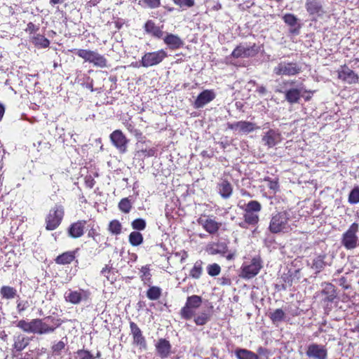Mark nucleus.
<instances>
[{
  "mask_svg": "<svg viewBox=\"0 0 359 359\" xmlns=\"http://www.w3.org/2000/svg\"><path fill=\"white\" fill-rule=\"evenodd\" d=\"M292 211L285 210L273 214L269 222V230L272 233H288L292 230L290 222Z\"/></svg>",
  "mask_w": 359,
  "mask_h": 359,
  "instance_id": "1",
  "label": "nucleus"
},
{
  "mask_svg": "<svg viewBox=\"0 0 359 359\" xmlns=\"http://www.w3.org/2000/svg\"><path fill=\"white\" fill-rule=\"evenodd\" d=\"M62 323L63 320L62 319L51 316L43 319L35 318L34 325V334L42 335L53 333Z\"/></svg>",
  "mask_w": 359,
  "mask_h": 359,
  "instance_id": "2",
  "label": "nucleus"
},
{
  "mask_svg": "<svg viewBox=\"0 0 359 359\" xmlns=\"http://www.w3.org/2000/svg\"><path fill=\"white\" fill-rule=\"evenodd\" d=\"M359 225L353 223L341 237V243L346 250H353L359 246V238L357 236Z\"/></svg>",
  "mask_w": 359,
  "mask_h": 359,
  "instance_id": "3",
  "label": "nucleus"
},
{
  "mask_svg": "<svg viewBox=\"0 0 359 359\" xmlns=\"http://www.w3.org/2000/svg\"><path fill=\"white\" fill-rule=\"evenodd\" d=\"M206 252L211 255H220L225 256L227 260H232L236 255V251H229L228 243L226 241L209 243L206 246Z\"/></svg>",
  "mask_w": 359,
  "mask_h": 359,
  "instance_id": "4",
  "label": "nucleus"
},
{
  "mask_svg": "<svg viewBox=\"0 0 359 359\" xmlns=\"http://www.w3.org/2000/svg\"><path fill=\"white\" fill-rule=\"evenodd\" d=\"M273 72L277 76H293L302 72V67L296 62L282 61L273 68Z\"/></svg>",
  "mask_w": 359,
  "mask_h": 359,
  "instance_id": "5",
  "label": "nucleus"
},
{
  "mask_svg": "<svg viewBox=\"0 0 359 359\" xmlns=\"http://www.w3.org/2000/svg\"><path fill=\"white\" fill-rule=\"evenodd\" d=\"M202 304V298L198 295H191L187 297L185 305L180 311V316L184 320H190L195 316V310Z\"/></svg>",
  "mask_w": 359,
  "mask_h": 359,
  "instance_id": "6",
  "label": "nucleus"
},
{
  "mask_svg": "<svg viewBox=\"0 0 359 359\" xmlns=\"http://www.w3.org/2000/svg\"><path fill=\"white\" fill-rule=\"evenodd\" d=\"M262 268V261L260 257H253L250 263L244 262L241 266V276L245 279H250L257 276Z\"/></svg>",
  "mask_w": 359,
  "mask_h": 359,
  "instance_id": "7",
  "label": "nucleus"
},
{
  "mask_svg": "<svg viewBox=\"0 0 359 359\" xmlns=\"http://www.w3.org/2000/svg\"><path fill=\"white\" fill-rule=\"evenodd\" d=\"M64 216V209L61 205H55L50 211L46 219V229L48 231L55 229L61 223Z\"/></svg>",
  "mask_w": 359,
  "mask_h": 359,
  "instance_id": "8",
  "label": "nucleus"
},
{
  "mask_svg": "<svg viewBox=\"0 0 359 359\" xmlns=\"http://www.w3.org/2000/svg\"><path fill=\"white\" fill-rule=\"evenodd\" d=\"M167 57L165 50H159L155 52H149L145 53L141 59V65L144 67H149L157 65L161 63Z\"/></svg>",
  "mask_w": 359,
  "mask_h": 359,
  "instance_id": "9",
  "label": "nucleus"
},
{
  "mask_svg": "<svg viewBox=\"0 0 359 359\" xmlns=\"http://www.w3.org/2000/svg\"><path fill=\"white\" fill-rule=\"evenodd\" d=\"M197 222L199 225L210 234H215L222 226V223L216 221L212 216L202 215L198 219Z\"/></svg>",
  "mask_w": 359,
  "mask_h": 359,
  "instance_id": "10",
  "label": "nucleus"
},
{
  "mask_svg": "<svg viewBox=\"0 0 359 359\" xmlns=\"http://www.w3.org/2000/svg\"><path fill=\"white\" fill-rule=\"evenodd\" d=\"M90 292L87 290L80 289L79 290H67L64 295L66 302L72 304H79L82 301H86L89 299Z\"/></svg>",
  "mask_w": 359,
  "mask_h": 359,
  "instance_id": "11",
  "label": "nucleus"
},
{
  "mask_svg": "<svg viewBox=\"0 0 359 359\" xmlns=\"http://www.w3.org/2000/svg\"><path fill=\"white\" fill-rule=\"evenodd\" d=\"M109 137L113 145L119 151V152L122 154L126 152L128 140L123 135L121 130H114L111 133Z\"/></svg>",
  "mask_w": 359,
  "mask_h": 359,
  "instance_id": "12",
  "label": "nucleus"
},
{
  "mask_svg": "<svg viewBox=\"0 0 359 359\" xmlns=\"http://www.w3.org/2000/svg\"><path fill=\"white\" fill-rule=\"evenodd\" d=\"M258 53V48L255 44L252 46H238L231 53V56L235 58L253 57Z\"/></svg>",
  "mask_w": 359,
  "mask_h": 359,
  "instance_id": "13",
  "label": "nucleus"
},
{
  "mask_svg": "<svg viewBox=\"0 0 359 359\" xmlns=\"http://www.w3.org/2000/svg\"><path fill=\"white\" fill-rule=\"evenodd\" d=\"M282 140L280 133L278 130L269 129L262 135V141L269 148H272Z\"/></svg>",
  "mask_w": 359,
  "mask_h": 359,
  "instance_id": "14",
  "label": "nucleus"
},
{
  "mask_svg": "<svg viewBox=\"0 0 359 359\" xmlns=\"http://www.w3.org/2000/svg\"><path fill=\"white\" fill-rule=\"evenodd\" d=\"M309 358L313 359H327V350L325 346L317 344H311L308 346L306 352Z\"/></svg>",
  "mask_w": 359,
  "mask_h": 359,
  "instance_id": "15",
  "label": "nucleus"
},
{
  "mask_svg": "<svg viewBox=\"0 0 359 359\" xmlns=\"http://www.w3.org/2000/svg\"><path fill=\"white\" fill-rule=\"evenodd\" d=\"M215 97L216 95L212 90H205L198 95L194 103V107L195 109L202 108L212 101Z\"/></svg>",
  "mask_w": 359,
  "mask_h": 359,
  "instance_id": "16",
  "label": "nucleus"
},
{
  "mask_svg": "<svg viewBox=\"0 0 359 359\" xmlns=\"http://www.w3.org/2000/svg\"><path fill=\"white\" fill-rule=\"evenodd\" d=\"M130 328L133 337V344L140 348L147 349V342L140 327L134 322L130 323Z\"/></svg>",
  "mask_w": 359,
  "mask_h": 359,
  "instance_id": "17",
  "label": "nucleus"
},
{
  "mask_svg": "<svg viewBox=\"0 0 359 359\" xmlns=\"http://www.w3.org/2000/svg\"><path fill=\"white\" fill-rule=\"evenodd\" d=\"M338 78L349 84L355 83L358 81V74L346 65H343L338 70Z\"/></svg>",
  "mask_w": 359,
  "mask_h": 359,
  "instance_id": "18",
  "label": "nucleus"
},
{
  "mask_svg": "<svg viewBox=\"0 0 359 359\" xmlns=\"http://www.w3.org/2000/svg\"><path fill=\"white\" fill-rule=\"evenodd\" d=\"M306 90L304 88V85L300 83L297 88H290L285 93V100L290 104L297 103L300 100L302 93Z\"/></svg>",
  "mask_w": 359,
  "mask_h": 359,
  "instance_id": "19",
  "label": "nucleus"
},
{
  "mask_svg": "<svg viewBox=\"0 0 359 359\" xmlns=\"http://www.w3.org/2000/svg\"><path fill=\"white\" fill-rule=\"evenodd\" d=\"M322 287L321 293L325 296L324 302H333L337 296L335 286L330 283H323Z\"/></svg>",
  "mask_w": 359,
  "mask_h": 359,
  "instance_id": "20",
  "label": "nucleus"
},
{
  "mask_svg": "<svg viewBox=\"0 0 359 359\" xmlns=\"http://www.w3.org/2000/svg\"><path fill=\"white\" fill-rule=\"evenodd\" d=\"M86 224V220H79L70 225L68 229V234L71 238H78L84 233V228Z\"/></svg>",
  "mask_w": 359,
  "mask_h": 359,
  "instance_id": "21",
  "label": "nucleus"
},
{
  "mask_svg": "<svg viewBox=\"0 0 359 359\" xmlns=\"http://www.w3.org/2000/svg\"><path fill=\"white\" fill-rule=\"evenodd\" d=\"M155 347L158 355L161 358H167L170 355L172 348L170 341L163 338L158 340Z\"/></svg>",
  "mask_w": 359,
  "mask_h": 359,
  "instance_id": "22",
  "label": "nucleus"
},
{
  "mask_svg": "<svg viewBox=\"0 0 359 359\" xmlns=\"http://www.w3.org/2000/svg\"><path fill=\"white\" fill-rule=\"evenodd\" d=\"M217 189L222 198H229L233 192L231 184L226 179H221L217 183Z\"/></svg>",
  "mask_w": 359,
  "mask_h": 359,
  "instance_id": "23",
  "label": "nucleus"
},
{
  "mask_svg": "<svg viewBox=\"0 0 359 359\" xmlns=\"http://www.w3.org/2000/svg\"><path fill=\"white\" fill-rule=\"evenodd\" d=\"M163 41L170 49L172 50L178 49L184 45V42L181 38L173 34H167L163 38Z\"/></svg>",
  "mask_w": 359,
  "mask_h": 359,
  "instance_id": "24",
  "label": "nucleus"
},
{
  "mask_svg": "<svg viewBox=\"0 0 359 359\" xmlns=\"http://www.w3.org/2000/svg\"><path fill=\"white\" fill-rule=\"evenodd\" d=\"M305 7L310 15H320L323 13V6L318 0H306Z\"/></svg>",
  "mask_w": 359,
  "mask_h": 359,
  "instance_id": "25",
  "label": "nucleus"
},
{
  "mask_svg": "<svg viewBox=\"0 0 359 359\" xmlns=\"http://www.w3.org/2000/svg\"><path fill=\"white\" fill-rule=\"evenodd\" d=\"M145 31L147 33L152 34L154 36L158 39L161 38L163 35V32L159 27L156 26L152 20H148L144 25Z\"/></svg>",
  "mask_w": 359,
  "mask_h": 359,
  "instance_id": "26",
  "label": "nucleus"
},
{
  "mask_svg": "<svg viewBox=\"0 0 359 359\" xmlns=\"http://www.w3.org/2000/svg\"><path fill=\"white\" fill-rule=\"evenodd\" d=\"M29 339L28 337L22 334H19L14 339L13 348L18 351H21L29 345Z\"/></svg>",
  "mask_w": 359,
  "mask_h": 359,
  "instance_id": "27",
  "label": "nucleus"
},
{
  "mask_svg": "<svg viewBox=\"0 0 359 359\" xmlns=\"http://www.w3.org/2000/svg\"><path fill=\"white\" fill-rule=\"evenodd\" d=\"M194 321L196 325H205L211 318V312L208 311H203L194 316Z\"/></svg>",
  "mask_w": 359,
  "mask_h": 359,
  "instance_id": "28",
  "label": "nucleus"
},
{
  "mask_svg": "<svg viewBox=\"0 0 359 359\" xmlns=\"http://www.w3.org/2000/svg\"><path fill=\"white\" fill-rule=\"evenodd\" d=\"M89 62L93 63L96 67L103 68L107 67V60L103 55L99 54L97 52L93 51Z\"/></svg>",
  "mask_w": 359,
  "mask_h": 359,
  "instance_id": "29",
  "label": "nucleus"
},
{
  "mask_svg": "<svg viewBox=\"0 0 359 359\" xmlns=\"http://www.w3.org/2000/svg\"><path fill=\"white\" fill-rule=\"evenodd\" d=\"M259 128L255 123L250 121H238V130L243 133H250L256 129Z\"/></svg>",
  "mask_w": 359,
  "mask_h": 359,
  "instance_id": "30",
  "label": "nucleus"
},
{
  "mask_svg": "<svg viewBox=\"0 0 359 359\" xmlns=\"http://www.w3.org/2000/svg\"><path fill=\"white\" fill-rule=\"evenodd\" d=\"M31 41L38 48H46L50 45V41L44 36L39 34L32 36Z\"/></svg>",
  "mask_w": 359,
  "mask_h": 359,
  "instance_id": "31",
  "label": "nucleus"
},
{
  "mask_svg": "<svg viewBox=\"0 0 359 359\" xmlns=\"http://www.w3.org/2000/svg\"><path fill=\"white\" fill-rule=\"evenodd\" d=\"M235 355L238 359H259L257 353L245 348H237Z\"/></svg>",
  "mask_w": 359,
  "mask_h": 359,
  "instance_id": "32",
  "label": "nucleus"
},
{
  "mask_svg": "<svg viewBox=\"0 0 359 359\" xmlns=\"http://www.w3.org/2000/svg\"><path fill=\"white\" fill-rule=\"evenodd\" d=\"M75 259L74 252H66L57 257L55 262L58 264H70Z\"/></svg>",
  "mask_w": 359,
  "mask_h": 359,
  "instance_id": "33",
  "label": "nucleus"
},
{
  "mask_svg": "<svg viewBox=\"0 0 359 359\" xmlns=\"http://www.w3.org/2000/svg\"><path fill=\"white\" fill-rule=\"evenodd\" d=\"M0 294L2 299H11L17 295V290L11 286H2L0 289Z\"/></svg>",
  "mask_w": 359,
  "mask_h": 359,
  "instance_id": "34",
  "label": "nucleus"
},
{
  "mask_svg": "<svg viewBox=\"0 0 359 359\" xmlns=\"http://www.w3.org/2000/svg\"><path fill=\"white\" fill-rule=\"evenodd\" d=\"M203 262L201 260H197L190 270L189 276L193 278L198 279L203 272Z\"/></svg>",
  "mask_w": 359,
  "mask_h": 359,
  "instance_id": "35",
  "label": "nucleus"
},
{
  "mask_svg": "<svg viewBox=\"0 0 359 359\" xmlns=\"http://www.w3.org/2000/svg\"><path fill=\"white\" fill-rule=\"evenodd\" d=\"M325 257V255H320L313 259L312 268L316 271V273L320 272L325 268L326 265V263L324 261Z\"/></svg>",
  "mask_w": 359,
  "mask_h": 359,
  "instance_id": "36",
  "label": "nucleus"
},
{
  "mask_svg": "<svg viewBox=\"0 0 359 359\" xmlns=\"http://www.w3.org/2000/svg\"><path fill=\"white\" fill-rule=\"evenodd\" d=\"M34 319H32L29 322H27L25 320H20L18 321L17 324V327L22 330L24 332L27 333H34Z\"/></svg>",
  "mask_w": 359,
  "mask_h": 359,
  "instance_id": "37",
  "label": "nucleus"
},
{
  "mask_svg": "<svg viewBox=\"0 0 359 359\" xmlns=\"http://www.w3.org/2000/svg\"><path fill=\"white\" fill-rule=\"evenodd\" d=\"M129 243L133 246H138L143 243V236L139 231H135L129 235Z\"/></svg>",
  "mask_w": 359,
  "mask_h": 359,
  "instance_id": "38",
  "label": "nucleus"
},
{
  "mask_svg": "<svg viewBox=\"0 0 359 359\" xmlns=\"http://www.w3.org/2000/svg\"><path fill=\"white\" fill-rule=\"evenodd\" d=\"M269 318L273 323H277L283 321L285 318V313L281 309H276L273 312L270 313Z\"/></svg>",
  "mask_w": 359,
  "mask_h": 359,
  "instance_id": "39",
  "label": "nucleus"
},
{
  "mask_svg": "<svg viewBox=\"0 0 359 359\" xmlns=\"http://www.w3.org/2000/svg\"><path fill=\"white\" fill-rule=\"evenodd\" d=\"M67 338L64 337L62 340L55 343L51 346L52 353L55 355H60L61 351L65 349L67 344Z\"/></svg>",
  "mask_w": 359,
  "mask_h": 359,
  "instance_id": "40",
  "label": "nucleus"
},
{
  "mask_svg": "<svg viewBox=\"0 0 359 359\" xmlns=\"http://www.w3.org/2000/svg\"><path fill=\"white\" fill-rule=\"evenodd\" d=\"M262 210V205L257 201H250L246 205L244 211L254 212L259 215Z\"/></svg>",
  "mask_w": 359,
  "mask_h": 359,
  "instance_id": "41",
  "label": "nucleus"
},
{
  "mask_svg": "<svg viewBox=\"0 0 359 359\" xmlns=\"http://www.w3.org/2000/svg\"><path fill=\"white\" fill-rule=\"evenodd\" d=\"M243 218L246 220V222H248L252 226H256L259 221L258 214L248 212V211H244Z\"/></svg>",
  "mask_w": 359,
  "mask_h": 359,
  "instance_id": "42",
  "label": "nucleus"
},
{
  "mask_svg": "<svg viewBox=\"0 0 359 359\" xmlns=\"http://www.w3.org/2000/svg\"><path fill=\"white\" fill-rule=\"evenodd\" d=\"M161 295V289L157 286H152L147 292V297L151 300H157Z\"/></svg>",
  "mask_w": 359,
  "mask_h": 359,
  "instance_id": "43",
  "label": "nucleus"
},
{
  "mask_svg": "<svg viewBox=\"0 0 359 359\" xmlns=\"http://www.w3.org/2000/svg\"><path fill=\"white\" fill-rule=\"evenodd\" d=\"M122 226L118 220H112L109 225V231L114 235H118L121 233Z\"/></svg>",
  "mask_w": 359,
  "mask_h": 359,
  "instance_id": "44",
  "label": "nucleus"
},
{
  "mask_svg": "<svg viewBox=\"0 0 359 359\" xmlns=\"http://www.w3.org/2000/svg\"><path fill=\"white\" fill-rule=\"evenodd\" d=\"M118 208L122 212L128 213L132 208L131 202L128 198L121 199L118 203Z\"/></svg>",
  "mask_w": 359,
  "mask_h": 359,
  "instance_id": "45",
  "label": "nucleus"
},
{
  "mask_svg": "<svg viewBox=\"0 0 359 359\" xmlns=\"http://www.w3.org/2000/svg\"><path fill=\"white\" fill-rule=\"evenodd\" d=\"M76 55L83 58L85 61L89 62L90 60V56L93 50H86V49H75Z\"/></svg>",
  "mask_w": 359,
  "mask_h": 359,
  "instance_id": "46",
  "label": "nucleus"
},
{
  "mask_svg": "<svg viewBox=\"0 0 359 359\" xmlns=\"http://www.w3.org/2000/svg\"><path fill=\"white\" fill-rule=\"evenodd\" d=\"M132 228L137 231H142L146 228V222L144 219L138 218L131 223Z\"/></svg>",
  "mask_w": 359,
  "mask_h": 359,
  "instance_id": "47",
  "label": "nucleus"
},
{
  "mask_svg": "<svg viewBox=\"0 0 359 359\" xmlns=\"http://www.w3.org/2000/svg\"><path fill=\"white\" fill-rule=\"evenodd\" d=\"M207 272L210 276H216L220 273L221 268L219 265L216 263L209 264L207 266Z\"/></svg>",
  "mask_w": 359,
  "mask_h": 359,
  "instance_id": "48",
  "label": "nucleus"
},
{
  "mask_svg": "<svg viewBox=\"0 0 359 359\" xmlns=\"http://www.w3.org/2000/svg\"><path fill=\"white\" fill-rule=\"evenodd\" d=\"M348 202L351 204H356L359 203V187H355L350 192L348 196Z\"/></svg>",
  "mask_w": 359,
  "mask_h": 359,
  "instance_id": "49",
  "label": "nucleus"
},
{
  "mask_svg": "<svg viewBox=\"0 0 359 359\" xmlns=\"http://www.w3.org/2000/svg\"><path fill=\"white\" fill-rule=\"evenodd\" d=\"M283 18L284 22L290 26H294L297 22V18L291 13L285 14Z\"/></svg>",
  "mask_w": 359,
  "mask_h": 359,
  "instance_id": "50",
  "label": "nucleus"
},
{
  "mask_svg": "<svg viewBox=\"0 0 359 359\" xmlns=\"http://www.w3.org/2000/svg\"><path fill=\"white\" fill-rule=\"evenodd\" d=\"M79 359H94L93 355L90 351L85 349H80L76 352Z\"/></svg>",
  "mask_w": 359,
  "mask_h": 359,
  "instance_id": "51",
  "label": "nucleus"
},
{
  "mask_svg": "<svg viewBox=\"0 0 359 359\" xmlns=\"http://www.w3.org/2000/svg\"><path fill=\"white\" fill-rule=\"evenodd\" d=\"M173 2L180 6V7H187L190 8L194 6L195 1L194 0H172Z\"/></svg>",
  "mask_w": 359,
  "mask_h": 359,
  "instance_id": "52",
  "label": "nucleus"
},
{
  "mask_svg": "<svg viewBox=\"0 0 359 359\" xmlns=\"http://www.w3.org/2000/svg\"><path fill=\"white\" fill-rule=\"evenodd\" d=\"M29 307V304L27 300H20L18 299L17 301V310L18 313H22L25 311Z\"/></svg>",
  "mask_w": 359,
  "mask_h": 359,
  "instance_id": "53",
  "label": "nucleus"
},
{
  "mask_svg": "<svg viewBox=\"0 0 359 359\" xmlns=\"http://www.w3.org/2000/svg\"><path fill=\"white\" fill-rule=\"evenodd\" d=\"M265 181L268 182V187L274 193H276L278 190L279 185L277 180H272L269 177H267L265 179Z\"/></svg>",
  "mask_w": 359,
  "mask_h": 359,
  "instance_id": "54",
  "label": "nucleus"
},
{
  "mask_svg": "<svg viewBox=\"0 0 359 359\" xmlns=\"http://www.w3.org/2000/svg\"><path fill=\"white\" fill-rule=\"evenodd\" d=\"M283 281L284 284H282L281 287L283 290H286L287 286H291L292 284V278L290 275L288 274H283L281 278Z\"/></svg>",
  "mask_w": 359,
  "mask_h": 359,
  "instance_id": "55",
  "label": "nucleus"
},
{
  "mask_svg": "<svg viewBox=\"0 0 359 359\" xmlns=\"http://www.w3.org/2000/svg\"><path fill=\"white\" fill-rule=\"evenodd\" d=\"M141 1L150 8H158L161 4V0H141Z\"/></svg>",
  "mask_w": 359,
  "mask_h": 359,
  "instance_id": "56",
  "label": "nucleus"
},
{
  "mask_svg": "<svg viewBox=\"0 0 359 359\" xmlns=\"http://www.w3.org/2000/svg\"><path fill=\"white\" fill-rule=\"evenodd\" d=\"M140 152L142 153L145 156H154L156 154V150L154 148L142 149Z\"/></svg>",
  "mask_w": 359,
  "mask_h": 359,
  "instance_id": "57",
  "label": "nucleus"
},
{
  "mask_svg": "<svg viewBox=\"0 0 359 359\" xmlns=\"http://www.w3.org/2000/svg\"><path fill=\"white\" fill-rule=\"evenodd\" d=\"M38 29H39V27H36L34 23L29 22L27 24L25 31L27 32L32 34V33L36 32Z\"/></svg>",
  "mask_w": 359,
  "mask_h": 359,
  "instance_id": "58",
  "label": "nucleus"
},
{
  "mask_svg": "<svg viewBox=\"0 0 359 359\" xmlns=\"http://www.w3.org/2000/svg\"><path fill=\"white\" fill-rule=\"evenodd\" d=\"M99 236L100 234L96 231V230L94 228H91L88 233V236L92 238L96 242H97V238Z\"/></svg>",
  "mask_w": 359,
  "mask_h": 359,
  "instance_id": "59",
  "label": "nucleus"
},
{
  "mask_svg": "<svg viewBox=\"0 0 359 359\" xmlns=\"http://www.w3.org/2000/svg\"><path fill=\"white\" fill-rule=\"evenodd\" d=\"M257 353L260 355H264L267 357L269 354V351L264 347L260 346L257 348Z\"/></svg>",
  "mask_w": 359,
  "mask_h": 359,
  "instance_id": "60",
  "label": "nucleus"
},
{
  "mask_svg": "<svg viewBox=\"0 0 359 359\" xmlns=\"http://www.w3.org/2000/svg\"><path fill=\"white\" fill-rule=\"evenodd\" d=\"M339 285H341L345 290H347L350 287V285L346 284V278L344 277H341L339 279Z\"/></svg>",
  "mask_w": 359,
  "mask_h": 359,
  "instance_id": "61",
  "label": "nucleus"
},
{
  "mask_svg": "<svg viewBox=\"0 0 359 359\" xmlns=\"http://www.w3.org/2000/svg\"><path fill=\"white\" fill-rule=\"evenodd\" d=\"M256 91L259 95H265L267 92L266 88L263 86H258Z\"/></svg>",
  "mask_w": 359,
  "mask_h": 359,
  "instance_id": "62",
  "label": "nucleus"
},
{
  "mask_svg": "<svg viewBox=\"0 0 359 359\" xmlns=\"http://www.w3.org/2000/svg\"><path fill=\"white\" fill-rule=\"evenodd\" d=\"M86 184L89 188H93L95 184V181L90 177L88 179H86Z\"/></svg>",
  "mask_w": 359,
  "mask_h": 359,
  "instance_id": "63",
  "label": "nucleus"
},
{
  "mask_svg": "<svg viewBox=\"0 0 359 359\" xmlns=\"http://www.w3.org/2000/svg\"><path fill=\"white\" fill-rule=\"evenodd\" d=\"M238 226L243 229H248L249 226H251L248 222H246V220L244 219L243 221L239 222Z\"/></svg>",
  "mask_w": 359,
  "mask_h": 359,
  "instance_id": "64",
  "label": "nucleus"
}]
</instances>
